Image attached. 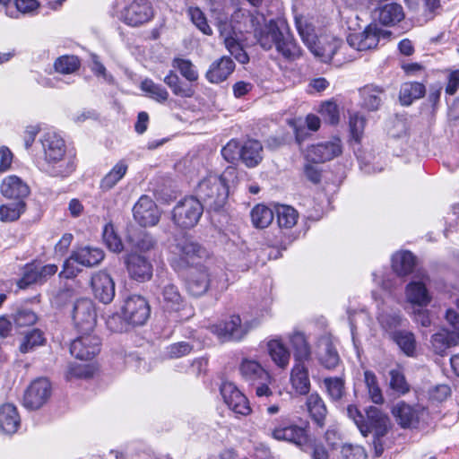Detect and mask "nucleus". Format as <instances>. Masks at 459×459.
<instances>
[{
	"label": "nucleus",
	"mask_w": 459,
	"mask_h": 459,
	"mask_svg": "<svg viewBox=\"0 0 459 459\" xmlns=\"http://www.w3.org/2000/svg\"><path fill=\"white\" fill-rule=\"evenodd\" d=\"M153 15V8L149 1L134 0L120 11L118 18L126 24L136 27L151 21Z\"/></svg>",
	"instance_id": "13"
},
{
	"label": "nucleus",
	"mask_w": 459,
	"mask_h": 459,
	"mask_svg": "<svg viewBox=\"0 0 459 459\" xmlns=\"http://www.w3.org/2000/svg\"><path fill=\"white\" fill-rule=\"evenodd\" d=\"M91 289L95 298L104 304L110 303L115 297V282L106 272L100 271L92 275Z\"/></svg>",
	"instance_id": "25"
},
{
	"label": "nucleus",
	"mask_w": 459,
	"mask_h": 459,
	"mask_svg": "<svg viewBox=\"0 0 459 459\" xmlns=\"http://www.w3.org/2000/svg\"><path fill=\"white\" fill-rule=\"evenodd\" d=\"M21 427V417L16 406L4 403L0 406V431L5 435L15 434Z\"/></svg>",
	"instance_id": "29"
},
{
	"label": "nucleus",
	"mask_w": 459,
	"mask_h": 459,
	"mask_svg": "<svg viewBox=\"0 0 459 459\" xmlns=\"http://www.w3.org/2000/svg\"><path fill=\"white\" fill-rule=\"evenodd\" d=\"M234 70L233 60L229 56H221L211 64L205 77L212 83H220L227 80Z\"/></svg>",
	"instance_id": "30"
},
{
	"label": "nucleus",
	"mask_w": 459,
	"mask_h": 459,
	"mask_svg": "<svg viewBox=\"0 0 459 459\" xmlns=\"http://www.w3.org/2000/svg\"><path fill=\"white\" fill-rule=\"evenodd\" d=\"M104 258L102 249L99 247H82L73 251L68 259L64 263L60 275L65 278H73L79 272L74 268V264L77 263L82 266L91 267L99 264Z\"/></svg>",
	"instance_id": "8"
},
{
	"label": "nucleus",
	"mask_w": 459,
	"mask_h": 459,
	"mask_svg": "<svg viewBox=\"0 0 459 459\" xmlns=\"http://www.w3.org/2000/svg\"><path fill=\"white\" fill-rule=\"evenodd\" d=\"M79 67L80 60L75 56H61L54 63L55 71L63 74H71L76 72Z\"/></svg>",
	"instance_id": "50"
},
{
	"label": "nucleus",
	"mask_w": 459,
	"mask_h": 459,
	"mask_svg": "<svg viewBox=\"0 0 459 459\" xmlns=\"http://www.w3.org/2000/svg\"><path fill=\"white\" fill-rule=\"evenodd\" d=\"M258 325L257 321L242 323L238 315H233L228 321L213 325L210 327L211 332L214 333L221 341H239L248 331Z\"/></svg>",
	"instance_id": "11"
},
{
	"label": "nucleus",
	"mask_w": 459,
	"mask_h": 459,
	"mask_svg": "<svg viewBox=\"0 0 459 459\" xmlns=\"http://www.w3.org/2000/svg\"><path fill=\"white\" fill-rule=\"evenodd\" d=\"M404 17L403 7L395 3L386 4L376 8L374 18L384 25H394Z\"/></svg>",
	"instance_id": "36"
},
{
	"label": "nucleus",
	"mask_w": 459,
	"mask_h": 459,
	"mask_svg": "<svg viewBox=\"0 0 459 459\" xmlns=\"http://www.w3.org/2000/svg\"><path fill=\"white\" fill-rule=\"evenodd\" d=\"M377 319L380 327L388 337L400 331L399 327L403 326V323L406 321L402 316L399 309H394L387 306L378 307Z\"/></svg>",
	"instance_id": "27"
},
{
	"label": "nucleus",
	"mask_w": 459,
	"mask_h": 459,
	"mask_svg": "<svg viewBox=\"0 0 459 459\" xmlns=\"http://www.w3.org/2000/svg\"><path fill=\"white\" fill-rule=\"evenodd\" d=\"M388 417L377 407H369L366 411L359 431L364 437L374 433L377 437L385 435L387 431Z\"/></svg>",
	"instance_id": "24"
},
{
	"label": "nucleus",
	"mask_w": 459,
	"mask_h": 459,
	"mask_svg": "<svg viewBox=\"0 0 459 459\" xmlns=\"http://www.w3.org/2000/svg\"><path fill=\"white\" fill-rule=\"evenodd\" d=\"M425 91V86L420 82H405L401 86L399 99L403 105L409 106L424 96Z\"/></svg>",
	"instance_id": "43"
},
{
	"label": "nucleus",
	"mask_w": 459,
	"mask_h": 459,
	"mask_svg": "<svg viewBox=\"0 0 459 459\" xmlns=\"http://www.w3.org/2000/svg\"><path fill=\"white\" fill-rule=\"evenodd\" d=\"M267 351L273 362L281 369L290 364V351L281 339H273L267 342Z\"/></svg>",
	"instance_id": "35"
},
{
	"label": "nucleus",
	"mask_w": 459,
	"mask_h": 459,
	"mask_svg": "<svg viewBox=\"0 0 459 459\" xmlns=\"http://www.w3.org/2000/svg\"><path fill=\"white\" fill-rule=\"evenodd\" d=\"M237 179V169L229 166L218 175L208 172L203 176L195 187V196L205 203L211 209L218 210L225 204L229 196L230 183Z\"/></svg>",
	"instance_id": "2"
},
{
	"label": "nucleus",
	"mask_w": 459,
	"mask_h": 459,
	"mask_svg": "<svg viewBox=\"0 0 459 459\" xmlns=\"http://www.w3.org/2000/svg\"><path fill=\"white\" fill-rule=\"evenodd\" d=\"M25 204L23 201H17L13 204H4L0 207L1 221H15L23 212Z\"/></svg>",
	"instance_id": "55"
},
{
	"label": "nucleus",
	"mask_w": 459,
	"mask_h": 459,
	"mask_svg": "<svg viewBox=\"0 0 459 459\" xmlns=\"http://www.w3.org/2000/svg\"><path fill=\"white\" fill-rule=\"evenodd\" d=\"M382 32L377 24L370 23L362 32L349 34L347 44L358 51L372 49L377 46Z\"/></svg>",
	"instance_id": "22"
},
{
	"label": "nucleus",
	"mask_w": 459,
	"mask_h": 459,
	"mask_svg": "<svg viewBox=\"0 0 459 459\" xmlns=\"http://www.w3.org/2000/svg\"><path fill=\"white\" fill-rule=\"evenodd\" d=\"M125 264L130 278L136 281L144 282L152 276V264L144 255L131 252L126 255Z\"/></svg>",
	"instance_id": "23"
},
{
	"label": "nucleus",
	"mask_w": 459,
	"mask_h": 459,
	"mask_svg": "<svg viewBox=\"0 0 459 459\" xmlns=\"http://www.w3.org/2000/svg\"><path fill=\"white\" fill-rule=\"evenodd\" d=\"M325 385L329 396L337 401L342 398L344 392V382L340 377H328L325 379Z\"/></svg>",
	"instance_id": "61"
},
{
	"label": "nucleus",
	"mask_w": 459,
	"mask_h": 459,
	"mask_svg": "<svg viewBox=\"0 0 459 459\" xmlns=\"http://www.w3.org/2000/svg\"><path fill=\"white\" fill-rule=\"evenodd\" d=\"M289 342L293 350L294 363H305L311 359V347L302 332L294 331L288 335Z\"/></svg>",
	"instance_id": "31"
},
{
	"label": "nucleus",
	"mask_w": 459,
	"mask_h": 459,
	"mask_svg": "<svg viewBox=\"0 0 459 459\" xmlns=\"http://www.w3.org/2000/svg\"><path fill=\"white\" fill-rule=\"evenodd\" d=\"M349 125L352 139L359 142L366 125L365 117L359 113L351 114Z\"/></svg>",
	"instance_id": "60"
},
{
	"label": "nucleus",
	"mask_w": 459,
	"mask_h": 459,
	"mask_svg": "<svg viewBox=\"0 0 459 459\" xmlns=\"http://www.w3.org/2000/svg\"><path fill=\"white\" fill-rule=\"evenodd\" d=\"M321 345L323 347V352L320 353L322 365L329 369L334 368L340 361L337 351L328 340L323 341Z\"/></svg>",
	"instance_id": "51"
},
{
	"label": "nucleus",
	"mask_w": 459,
	"mask_h": 459,
	"mask_svg": "<svg viewBox=\"0 0 459 459\" xmlns=\"http://www.w3.org/2000/svg\"><path fill=\"white\" fill-rule=\"evenodd\" d=\"M120 311L126 323L132 325H143L150 316L151 308L143 297L133 295L124 300Z\"/></svg>",
	"instance_id": "12"
},
{
	"label": "nucleus",
	"mask_w": 459,
	"mask_h": 459,
	"mask_svg": "<svg viewBox=\"0 0 459 459\" xmlns=\"http://www.w3.org/2000/svg\"><path fill=\"white\" fill-rule=\"evenodd\" d=\"M307 411L315 421V423L323 428L325 426V420L326 417L327 410L323 399L318 394H311L307 399Z\"/></svg>",
	"instance_id": "42"
},
{
	"label": "nucleus",
	"mask_w": 459,
	"mask_h": 459,
	"mask_svg": "<svg viewBox=\"0 0 459 459\" xmlns=\"http://www.w3.org/2000/svg\"><path fill=\"white\" fill-rule=\"evenodd\" d=\"M94 373V368L90 364L73 363L70 364L66 372V378H88Z\"/></svg>",
	"instance_id": "56"
},
{
	"label": "nucleus",
	"mask_w": 459,
	"mask_h": 459,
	"mask_svg": "<svg viewBox=\"0 0 459 459\" xmlns=\"http://www.w3.org/2000/svg\"><path fill=\"white\" fill-rule=\"evenodd\" d=\"M72 318L79 332H91L96 324V311L91 299H77L73 307Z\"/></svg>",
	"instance_id": "15"
},
{
	"label": "nucleus",
	"mask_w": 459,
	"mask_h": 459,
	"mask_svg": "<svg viewBox=\"0 0 459 459\" xmlns=\"http://www.w3.org/2000/svg\"><path fill=\"white\" fill-rule=\"evenodd\" d=\"M239 373L242 378L255 390L258 398H268L273 392L271 385L273 378L270 372L258 361L251 359H243L239 365Z\"/></svg>",
	"instance_id": "5"
},
{
	"label": "nucleus",
	"mask_w": 459,
	"mask_h": 459,
	"mask_svg": "<svg viewBox=\"0 0 459 459\" xmlns=\"http://www.w3.org/2000/svg\"><path fill=\"white\" fill-rule=\"evenodd\" d=\"M446 318L454 331L450 333H437L432 335L431 343L437 354H442L451 346L459 345V314L453 309H448Z\"/></svg>",
	"instance_id": "16"
},
{
	"label": "nucleus",
	"mask_w": 459,
	"mask_h": 459,
	"mask_svg": "<svg viewBox=\"0 0 459 459\" xmlns=\"http://www.w3.org/2000/svg\"><path fill=\"white\" fill-rule=\"evenodd\" d=\"M141 89L149 95L152 99L164 102L169 98V92L167 90L160 84H156L152 80H144L141 83Z\"/></svg>",
	"instance_id": "52"
},
{
	"label": "nucleus",
	"mask_w": 459,
	"mask_h": 459,
	"mask_svg": "<svg viewBox=\"0 0 459 459\" xmlns=\"http://www.w3.org/2000/svg\"><path fill=\"white\" fill-rule=\"evenodd\" d=\"M257 43L264 50L275 48L285 59L295 60L301 55V49L290 33L284 21H259L251 30Z\"/></svg>",
	"instance_id": "1"
},
{
	"label": "nucleus",
	"mask_w": 459,
	"mask_h": 459,
	"mask_svg": "<svg viewBox=\"0 0 459 459\" xmlns=\"http://www.w3.org/2000/svg\"><path fill=\"white\" fill-rule=\"evenodd\" d=\"M222 157L230 163L241 159V146L237 140H230L221 150Z\"/></svg>",
	"instance_id": "62"
},
{
	"label": "nucleus",
	"mask_w": 459,
	"mask_h": 459,
	"mask_svg": "<svg viewBox=\"0 0 459 459\" xmlns=\"http://www.w3.org/2000/svg\"><path fill=\"white\" fill-rule=\"evenodd\" d=\"M407 356H413L416 349L414 334L407 330H400L389 337Z\"/></svg>",
	"instance_id": "44"
},
{
	"label": "nucleus",
	"mask_w": 459,
	"mask_h": 459,
	"mask_svg": "<svg viewBox=\"0 0 459 459\" xmlns=\"http://www.w3.org/2000/svg\"><path fill=\"white\" fill-rule=\"evenodd\" d=\"M103 239L108 248L115 253L123 249V244L119 237L114 232L112 225H106L103 231Z\"/></svg>",
	"instance_id": "58"
},
{
	"label": "nucleus",
	"mask_w": 459,
	"mask_h": 459,
	"mask_svg": "<svg viewBox=\"0 0 459 459\" xmlns=\"http://www.w3.org/2000/svg\"><path fill=\"white\" fill-rule=\"evenodd\" d=\"M416 264V257L410 251H399L392 256V268L399 276L412 273Z\"/></svg>",
	"instance_id": "38"
},
{
	"label": "nucleus",
	"mask_w": 459,
	"mask_h": 459,
	"mask_svg": "<svg viewBox=\"0 0 459 459\" xmlns=\"http://www.w3.org/2000/svg\"><path fill=\"white\" fill-rule=\"evenodd\" d=\"M45 341L44 333L39 329H33L23 337L20 345V351L22 353L30 352L35 348L43 345Z\"/></svg>",
	"instance_id": "48"
},
{
	"label": "nucleus",
	"mask_w": 459,
	"mask_h": 459,
	"mask_svg": "<svg viewBox=\"0 0 459 459\" xmlns=\"http://www.w3.org/2000/svg\"><path fill=\"white\" fill-rule=\"evenodd\" d=\"M359 94L362 99V106L374 111L381 106L385 97V90L382 87L368 84L359 90Z\"/></svg>",
	"instance_id": "37"
},
{
	"label": "nucleus",
	"mask_w": 459,
	"mask_h": 459,
	"mask_svg": "<svg viewBox=\"0 0 459 459\" xmlns=\"http://www.w3.org/2000/svg\"><path fill=\"white\" fill-rule=\"evenodd\" d=\"M51 394V385L47 378L34 380L27 388L23 403L26 408L37 410L48 400Z\"/></svg>",
	"instance_id": "21"
},
{
	"label": "nucleus",
	"mask_w": 459,
	"mask_h": 459,
	"mask_svg": "<svg viewBox=\"0 0 459 459\" xmlns=\"http://www.w3.org/2000/svg\"><path fill=\"white\" fill-rule=\"evenodd\" d=\"M290 384L292 388L300 395H305L310 390L308 369L305 363H294L290 372Z\"/></svg>",
	"instance_id": "34"
},
{
	"label": "nucleus",
	"mask_w": 459,
	"mask_h": 459,
	"mask_svg": "<svg viewBox=\"0 0 459 459\" xmlns=\"http://www.w3.org/2000/svg\"><path fill=\"white\" fill-rule=\"evenodd\" d=\"M241 160L248 168L256 167L263 160V146L256 140H248L241 146Z\"/></svg>",
	"instance_id": "39"
},
{
	"label": "nucleus",
	"mask_w": 459,
	"mask_h": 459,
	"mask_svg": "<svg viewBox=\"0 0 459 459\" xmlns=\"http://www.w3.org/2000/svg\"><path fill=\"white\" fill-rule=\"evenodd\" d=\"M259 21H264V14L256 13H251L244 9H238L234 12L231 16L233 23V30L238 32H251L255 25H257Z\"/></svg>",
	"instance_id": "32"
},
{
	"label": "nucleus",
	"mask_w": 459,
	"mask_h": 459,
	"mask_svg": "<svg viewBox=\"0 0 459 459\" xmlns=\"http://www.w3.org/2000/svg\"><path fill=\"white\" fill-rule=\"evenodd\" d=\"M133 216L141 226L152 227L159 222L160 212L150 196L142 195L133 207Z\"/></svg>",
	"instance_id": "20"
},
{
	"label": "nucleus",
	"mask_w": 459,
	"mask_h": 459,
	"mask_svg": "<svg viewBox=\"0 0 459 459\" xmlns=\"http://www.w3.org/2000/svg\"><path fill=\"white\" fill-rule=\"evenodd\" d=\"M129 242L132 247L141 253H146L154 248L156 241L152 236L145 231H140L129 237Z\"/></svg>",
	"instance_id": "47"
},
{
	"label": "nucleus",
	"mask_w": 459,
	"mask_h": 459,
	"mask_svg": "<svg viewBox=\"0 0 459 459\" xmlns=\"http://www.w3.org/2000/svg\"><path fill=\"white\" fill-rule=\"evenodd\" d=\"M33 283H41L39 274V266L29 264L24 268L22 277L18 281V286L20 289H25Z\"/></svg>",
	"instance_id": "57"
},
{
	"label": "nucleus",
	"mask_w": 459,
	"mask_h": 459,
	"mask_svg": "<svg viewBox=\"0 0 459 459\" xmlns=\"http://www.w3.org/2000/svg\"><path fill=\"white\" fill-rule=\"evenodd\" d=\"M224 403L236 414L247 416L252 409L247 396L232 382H223L220 388Z\"/></svg>",
	"instance_id": "17"
},
{
	"label": "nucleus",
	"mask_w": 459,
	"mask_h": 459,
	"mask_svg": "<svg viewBox=\"0 0 459 459\" xmlns=\"http://www.w3.org/2000/svg\"><path fill=\"white\" fill-rule=\"evenodd\" d=\"M189 16L193 22V23L205 35H212V30L209 24L207 23V20L204 14V13L197 7H190L188 9Z\"/></svg>",
	"instance_id": "59"
},
{
	"label": "nucleus",
	"mask_w": 459,
	"mask_h": 459,
	"mask_svg": "<svg viewBox=\"0 0 459 459\" xmlns=\"http://www.w3.org/2000/svg\"><path fill=\"white\" fill-rule=\"evenodd\" d=\"M127 170V160H118L100 180V188L103 191H109L126 176Z\"/></svg>",
	"instance_id": "41"
},
{
	"label": "nucleus",
	"mask_w": 459,
	"mask_h": 459,
	"mask_svg": "<svg viewBox=\"0 0 459 459\" xmlns=\"http://www.w3.org/2000/svg\"><path fill=\"white\" fill-rule=\"evenodd\" d=\"M428 282H429V275L423 271L417 272L413 279L406 285V300L413 306L427 307L432 299L427 288Z\"/></svg>",
	"instance_id": "14"
},
{
	"label": "nucleus",
	"mask_w": 459,
	"mask_h": 459,
	"mask_svg": "<svg viewBox=\"0 0 459 459\" xmlns=\"http://www.w3.org/2000/svg\"><path fill=\"white\" fill-rule=\"evenodd\" d=\"M159 299L163 309L169 313L180 312L187 307V303L178 288L170 282L161 288Z\"/></svg>",
	"instance_id": "26"
},
{
	"label": "nucleus",
	"mask_w": 459,
	"mask_h": 459,
	"mask_svg": "<svg viewBox=\"0 0 459 459\" xmlns=\"http://www.w3.org/2000/svg\"><path fill=\"white\" fill-rule=\"evenodd\" d=\"M252 223L255 228L264 229L273 220V212L264 204H257L251 211Z\"/></svg>",
	"instance_id": "46"
},
{
	"label": "nucleus",
	"mask_w": 459,
	"mask_h": 459,
	"mask_svg": "<svg viewBox=\"0 0 459 459\" xmlns=\"http://www.w3.org/2000/svg\"><path fill=\"white\" fill-rule=\"evenodd\" d=\"M205 250L191 238L182 236L175 239L169 247V264L173 269L179 272L195 263L197 257H203Z\"/></svg>",
	"instance_id": "7"
},
{
	"label": "nucleus",
	"mask_w": 459,
	"mask_h": 459,
	"mask_svg": "<svg viewBox=\"0 0 459 459\" xmlns=\"http://www.w3.org/2000/svg\"><path fill=\"white\" fill-rule=\"evenodd\" d=\"M173 67L177 68L182 76L189 82H195L198 79V72L188 59L175 58L173 60Z\"/></svg>",
	"instance_id": "54"
},
{
	"label": "nucleus",
	"mask_w": 459,
	"mask_h": 459,
	"mask_svg": "<svg viewBox=\"0 0 459 459\" xmlns=\"http://www.w3.org/2000/svg\"><path fill=\"white\" fill-rule=\"evenodd\" d=\"M40 143L46 161V171L53 177H66L75 169L71 157L66 156V145L60 134L54 131L45 132Z\"/></svg>",
	"instance_id": "3"
},
{
	"label": "nucleus",
	"mask_w": 459,
	"mask_h": 459,
	"mask_svg": "<svg viewBox=\"0 0 459 459\" xmlns=\"http://www.w3.org/2000/svg\"><path fill=\"white\" fill-rule=\"evenodd\" d=\"M221 36L223 38L226 48L238 62L240 64L248 63V55L235 37L231 36L230 33L225 34L223 30L221 31Z\"/></svg>",
	"instance_id": "45"
},
{
	"label": "nucleus",
	"mask_w": 459,
	"mask_h": 459,
	"mask_svg": "<svg viewBox=\"0 0 459 459\" xmlns=\"http://www.w3.org/2000/svg\"><path fill=\"white\" fill-rule=\"evenodd\" d=\"M342 152L341 139L333 137L329 141L309 146L306 152L307 160L321 163L331 160Z\"/></svg>",
	"instance_id": "19"
},
{
	"label": "nucleus",
	"mask_w": 459,
	"mask_h": 459,
	"mask_svg": "<svg viewBox=\"0 0 459 459\" xmlns=\"http://www.w3.org/2000/svg\"><path fill=\"white\" fill-rule=\"evenodd\" d=\"M204 206L200 200L194 196L179 201L173 209L172 218L178 227L188 229L194 227L201 218Z\"/></svg>",
	"instance_id": "10"
},
{
	"label": "nucleus",
	"mask_w": 459,
	"mask_h": 459,
	"mask_svg": "<svg viewBox=\"0 0 459 459\" xmlns=\"http://www.w3.org/2000/svg\"><path fill=\"white\" fill-rule=\"evenodd\" d=\"M321 115L332 125L339 122L340 115L338 105L334 101H325L321 105Z\"/></svg>",
	"instance_id": "64"
},
{
	"label": "nucleus",
	"mask_w": 459,
	"mask_h": 459,
	"mask_svg": "<svg viewBox=\"0 0 459 459\" xmlns=\"http://www.w3.org/2000/svg\"><path fill=\"white\" fill-rule=\"evenodd\" d=\"M82 335L74 339L70 345V352L76 359L90 360L100 351V341L91 332H82Z\"/></svg>",
	"instance_id": "18"
},
{
	"label": "nucleus",
	"mask_w": 459,
	"mask_h": 459,
	"mask_svg": "<svg viewBox=\"0 0 459 459\" xmlns=\"http://www.w3.org/2000/svg\"><path fill=\"white\" fill-rule=\"evenodd\" d=\"M297 30L308 49L323 62H330L337 50L344 46L338 39H317L314 28L302 16H295Z\"/></svg>",
	"instance_id": "4"
},
{
	"label": "nucleus",
	"mask_w": 459,
	"mask_h": 459,
	"mask_svg": "<svg viewBox=\"0 0 459 459\" xmlns=\"http://www.w3.org/2000/svg\"><path fill=\"white\" fill-rule=\"evenodd\" d=\"M268 435L277 441H284L303 449L309 441L306 427L276 420L273 426L268 428Z\"/></svg>",
	"instance_id": "9"
},
{
	"label": "nucleus",
	"mask_w": 459,
	"mask_h": 459,
	"mask_svg": "<svg viewBox=\"0 0 459 459\" xmlns=\"http://www.w3.org/2000/svg\"><path fill=\"white\" fill-rule=\"evenodd\" d=\"M409 9L419 14L424 22L430 21L439 13L440 0H405Z\"/></svg>",
	"instance_id": "33"
},
{
	"label": "nucleus",
	"mask_w": 459,
	"mask_h": 459,
	"mask_svg": "<svg viewBox=\"0 0 459 459\" xmlns=\"http://www.w3.org/2000/svg\"><path fill=\"white\" fill-rule=\"evenodd\" d=\"M193 347L186 342L173 343L166 348L165 357L178 359L191 352Z\"/></svg>",
	"instance_id": "63"
},
{
	"label": "nucleus",
	"mask_w": 459,
	"mask_h": 459,
	"mask_svg": "<svg viewBox=\"0 0 459 459\" xmlns=\"http://www.w3.org/2000/svg\"><path fill=\"white\" fill-rule=\"evenodd\" d=\"M0 192L6 198L23 201L29 195L30 188L19 177L11 175L3 179Z\"/></svg>",
	"instance_id": "28"
},
{
	"label": "nucleus",
	"mask_w": 459,
	"mask_h": 459,
	"mask_svg": "<svg viewBox=\"0 0 459 459\" xmlns=\"http://www.w3.org/2000/svg\"><path fill=\"white\" fill-rule=\"evenodd\" d=\"M390 387L398 394H405L410 391L404 374L400 368L390 370Z\"/></svg>",
	"instance_id": "53"
},
{
	"label": "nucleus",
	"mask_w": 459,
	"mask_h": 459,
	"mask_svg": "<svg viewBox=\"0 0 459 459\" xmlns=\"http://www.w3.org/2000/svg\"><path fill=\"white\" fill-rule=\"evenodd\" d=\"M392 413L403 428L411 427L419 420L418 411L404 402L397 403L393 407Z\"/></svg>",
	"instance_id": "40"
},
{
	"label": "nucleus",
	"mask_w": 459,
	"mask_h": 459,
	"mask_svg": "<svg viewBox=\"0 0 459 459\" xmlns=\"http://www.w3.org/2000/svg\"><path fill=\"white\" fill-rule=\"evenodd\" d=\"M228 284L224 280V273L212 272L206 267L193 269L186 281V289L193 297L204 295L210 288L218 290L227 289Z\"/></svg>",
	"instance_id": "6"
},
{
	"label": "nucleus",
	"mask_w": 459,
	"mask_h": 459,
	"mask_svg": "<svg viewBox=\"0 0 459 459\" xmlns=\"http://www.w3.org/2000/svg\"><path fill=\"white\" fill-rule=\"evenodd\" d=\"M277 221L280 228L291 229L299 218L297 211L289 205H280L276 210Z\"/></svg>",
	"instance_id": "49"
}]
</instances>
